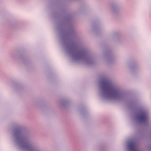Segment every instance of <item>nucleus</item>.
I'll use <instances>...</instances> for the list:
<instances>
[{
	"instance_id": "1",
	"label": "nucleus",
	"mask_w": 151,
	"mask_h": 151,
	"mask_svg": "<svg viewBox=\"0 0 151 151\" xmlns=\"http://www.w3.org/2000/svg\"><path fill=\"white\" fill-rule=\"evenodd\" d=\"M102 85L104 89L107 90L112 96H116L118 95V93L117 90L114 89L108 81L102 82Z\"/></svg>"
},
{
	"instance_id": "2",
	"label": "nucleus",
	"mask_w": 151,
	"mask_h": 151,
	"mask_svg": "<svg viewBox=\"0 0 151 151\" xmlns=\"http://www.w3.org/2000/svg\"><path fill=\"white\" fill-rule=\"evenodd\" d=\"M139 119L140 121L144 122L147 121L148 119L147 115L144 113H143L139 116Z\"/></svg>"
},
{
	"instance_id": "3",
	"label": "nucleus",
	"mask_w": 151,
	"mask_h": 151,
	"mask_svg": "<svg viewBox=\"0 0 151 151\" xmlns=\"http://www.w3.org/2000/svg\"><path fill=\"white\" fill-rule=\"evenodd\" d=\"M129 148L131 151H137L136 145L133 142H129Z\"/></svg>"
}]
</instances>
